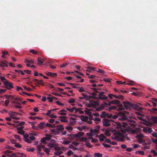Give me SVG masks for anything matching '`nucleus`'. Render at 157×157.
<instances>
[{
	"label": "nucleus",
	"mask_w": 157,
	"mask_h": 157,
	"mask_svg": "<svg viewBox=\"0 0 157 157\" xmlns=\"http://www.w3.org/2000/svg\"><path fill=\"white\" fill-rule=\"evenodd\" d=\"M117 108V107L115 106H112L109 107L108 109H107L106 110L109 111H111V110L116 109Z\"/></svg>",
	"instance_id": "6ab92c4d"
},
{
	"label": "nucleus",
	"mask_w": 157,
	"mask_h": 157,
	"mask_svg": "<svg viewBox=\"0 0 157 157\" xmlns=\"http://www.w3.org/2000/svg\"><path fill=\"white\" fill-rule=\"evenodd\" d=\"M9 103L10 101L9 100H6L5 101V105L6 106H8Z\"/></svg>",
	"instance_id": "603ef678"
},
{
	"label": "nucleus",
	"mask_w": 157,
	"mask_h": 157,
	"mask_svg": "<svg viewBox=\"0 0 157 157\" xmlns=\"http://www.w3.org/2000/svg\"><path fill=\"white\" fill-rule=\"evenodd\" d=\"M44 151L46 152L47 154H49V152L50 151V149L48 148H45Z\"/></svg>",
	"instance_id": "72a5a7b5"
},
{
	"label": "nucleus",
	"mask_w": 157,
	"mask_h": 157,
	"mask_svg": "<svg viewBox=\"0 0 157 157\" xmlns=\"http://www.w3.org/2000/svg\"><path fill=\"white\" fill-rule=\"evenodd\" d=\"M103 80L106 82H111L110 79L108 78L103 79Z\"/></svg>",
	"instance_id": "13d9d810"
},
{
	"label": "nucleus",
	"mask_w": 157,
	"mask_h": 157,
	"mask_svg": "<svg viewBox=\"0 0 157 157\" xmlns=\"http://www.w3.org/2000/svg\"><path fill=\"white\" fill-rule=\"evenodd\" d=\"M114 139V140H117L119 141H123L124 139V136L121 132L115 133Z\"/></svg>",
	"instance_id": "7ed1b4c3"
},
{
	"label": "nucleus",
	"mask_w": 157,
	"mask_h": 157,
	"mask_svg": "<svg viewBox=\"0 0 157 157\" xmlns=\"http://www.w3.org/2000/svg\"><path fill=\"white\" fill-rule=\"evenodd\" d=\"M104 107L102 106H99L96 108V110L98 111H100L102 110Z\"/></svg>",
	"instance_id": "a18cd8bd"
},
{
	"label": "nucleus",
	"mask_w": 157,
	"mask_h": 157,
	"mask_svg": "<svg viewBox=\"0 0 157 157\" xmlns=\"http://www.w3.org/2000/svg\"><path fill=\"white\" fill-rule=\"evenodd\" d=\"M47 99L50 102H52L53 100L52 98V97H47Z\"/></svg>",
	"instance_id": "a19ab883"
},
{
	"label": "nucleus",
	"mask_w": 157,
	"mask_h": 157,
	"mask_svg": "<svg viewBox=\"0 0 157 157\" xmlns=\"http://www.w3.org/2000/svg\"><path fill=\"white\" fill-rule=\"evenodd\" d=\"M68 136L71 137L72 138V140H73L74 138H79L78 133L75 134H68Z\"/></svg>",
	"instance_id": "9d476101"
},
{
	"label": "nucleus",
	"mask_w": 157,
	"mask_h": 157,
	"mask_svg": "<svg viewBox=\"0 0 157 157\" xmlns=\"http://www.w3.org/2000/svg\"><path fill=\"white\" fill-rule=\"evenodd\" d=\"M14 146L16 147L20 148L22 147L21 145L17 143L14 145Z\"/></svg>",
	"instance_id": "ea45409f"
},
{
	"label": "nucleus",
	"mask_w": 157,
	"mask_h": 157,
	"mask_svg": "<svg viewBox=\"0 0 157 157\" xmlns=\"http://www.w3.org/2000/svg\"><path fill=\"white\" fill-rule=\"evenodd\" d=\"M67 154V155L69 156L71 155H72L73 154V152L71 150H70L68 151Z\"/></svg>",
	"instance_id": "c9c22d12"
},
{
	"label": "nucleus",
	"mask_w": 157,
	"mask_h": 157,
	"mask_svg": "<svg viewBox=\"0 0 157 157\" xmlns=\"http://www.w3.org/2000/svg\"><path fill=\"white\" fill-rule=\"evenodd\" d=\"M56 127L55 124H51L49 123H47L46 124V127H49V128H54Z\"/></svg>",
	"instance_id": "2eb2a0df"
},
{
	"label": "nucleus",
	"mask_w": 157,
	"mask_h": 157,
	"mask_svg": "<svg viewBox=\"0 0 157 157\" xmlns=\"http://www.w3.org/2000/svg\"><path fill=\"white\" fill-rule=\"evenodd\" d=\"M149 111L151 114L155 113L157 114V109L156 108H152L151 109H149Z\"/></svg>",
	"instance_id": "ddd939ff"
},
{
	"label": "nucleus",
	"mask_w": 157,
	"mask_h": 157,
	"mask_svg": "<svg viewBox=\"0 0 157 157\" xmlns=\"http://www.w3.org/2000/svg\"><path fill=\"white\" fill-rule=\"evenodd\" d=\"M99 137L103 138L104 139H105L106 137L105 136V135L103 134H101L99 135Z\"/></svg>",
	"instance_id": "0e129e2a"
},
{
	"label": "nucleus",
	"mask_w": 157,
	"mask_h": 157,
	"mask_svg": "<svg viewBox=\"0 0 157 157\" xmlns=\"http://www.w3.org/2000/svg\"><path fill=\"white\" fill-rule=\"evenodd\" d=\"M111 103L112 104L116 105L119 104L120 103V102L119 100L116 99L111 101Z\"/></svg>",
	"instance_id": "f8f14e48"
},
{
	"label": "nucleus",
	"mask_w": 157,
	"mask_h": 157,
	"mask_svg": "<svg viewBox=\"0 0 157 157\" xmlns=\"http://www.w3.org/2000/svg\"><path fill=\"white\" fill-rule=\"evenodd\" d=\"M118 106L119 107L118 108V110H123L125 109V108H124V105H123L122 104H119L118 105Z\"/></svg>",
	"instance_id": "4be33fe9"
},
{
	"label": "nucleus",
	"mask_w": 157,
	"mask_h": 157,
	"mask_svg": "<svg viewBox=\"0 0 157 157\" xmlns=\"http://www.w3.org/2000/svg\"><path fill=\"white\" fill-rule=\"evenodd\" d=\"M87 140V139L86 137H83L81 138L79 141H86Z\"/></svg>",
	"instance_id": "de8ad7c7"
},
{
	"label": "nucleus",
	"mask_w": 157,
	"mask_h": 157,
	"mask_svg": "<svg viewBox=\"0 0 157 157\" xmlns=\"http://www.w3.org/2000/svg\"><path fill=\"white\" fill-rule=\"evenodd\" d=\"M6 91V89H0V94H2L5 93Z\"/></svg>",
	"instance_id": "052dcab7"
},
{
	"label": "nucleus",
	"mask_w": 157,
	"mask_h": 157,
	"mask_svg": "<svg viewBox=\"0 0 157 157\" xmlns=\"http://www.w3.org/2000/svg\"><path fill=\"white\" fill-rule=\"evenodd\" d=\"M151 141H152L154 143H157V139H155L154 138H151Z\"/></svg>",
	"instance_id": "338daca9"
},
{
	"label": "nucleus",
	"mask_w": 157,
	"mask_h": 157,
	"mask_svg": "<svg viewBox=\"0 0 157 157\" xmlns=\"http://www.w3.org/2000/svg\"><path fill=\"white\" fill-rule=\"evenodd\" d=\"M57 104L59 105H63L64 104L63 103H60L59 101H57L55 102Z\"/></svg>",
	"instance_id": "864d4df0"
},
{
	"label": "nucleus",
	"mask_w": 157,
	"mask_h": 157,
	"mask_svg": "<svg viewBox=\"0 0 157 157\" xmlns=\"http://www.w3.org/2000/svg\"><path fill=\"white\" fill-rule=\"evenodd\" d=\"M56 75H57V74L56 73L51 72V74H50L49 76L51 77H54Z\"/></svg>",
	"instance_id": "5fc2aeb1"
},
{
	"label": "nucleus",
	"mask_w": 157,
	"mask_h": 157,
	"mask_svg": "<svg viewBox=\"0 0 157 157\" xmlns=\"http://www.w3.org/2000/svg\"><path fill=\"white\" fill-rule=\"evenodd\" d=\"M81 120L85 122L86 121L89 119L88 117L86 116H84L83 115L81 116Z\"/></svg>",
	"instance_id": "4468645a"
},
{
	"label": "nucleus",
	"mask_w": 157,
	"mask_h": 157,
	"mask_svg": "<svg viewBox=\"0 0 157 157\" xmlns=\"http://www.w3.org/2000/svg\"><path fill=\"white\" fill-rule=\"evenodd\" d=\"M75 109V107H74L72 109L69 108H66V109L68 111L71 112H73Z\"/></svg>",
	"instance_id": "c756f323"
},
{
	"label": "nucleus",
	"mask_w": 157,
	"mask_h": 157,
	"mask_svg": "<svg viewBox=\"0 0 157 157\" xmlns=\"http://www.w3.org/2000/svg\"><path fill=\"white\" fill-rule=\"evenodd\" d=\"M23 87L25 90L29 91H31L33 90L31 88L29 87H27L26 86H24Z\"/></svg>",
	"instance_id": "bb28decb"
},
{
	"label": "nucleus",
	"mask_w": 157,
	"mask_h": 157,
	"mask_svg": "<svg viewBox=\"0 0 157 157\" xmlns=\"http://www.w3.org/2000/svg\"><path fill=\"white\" fill-rule=\"evenodd\" d=\"M94 157H102V154L99 153H95L94 154Z\"/></svg>",
	"instance_id": "5701e85b"
},
{
	"label": "nucleus",
	"mask_w": 157,
	"mask_h": 157,
	"mask_svg": "<svg viewBox=\"0 0 157 157\" xmlns=\"http://www.w3.org/2000/svg\"><path fill=\"white\" fill-rule=\"evenodd\" d=\"M60 113H59V114L62 115H66L67 114L66 113H63V112H66V111L65 110L62 109L60 111Z\"/></svg>",
	"instance_id": "b1692460"
},
{
	"label": "nucleus",
	"mask_w": 157,
	"mask_h": 157,
	"mask_svg": "<svg viewBox=\"0 0 157 157\" xmlns=\"http://www.w3.org/2000/svg\"><path fill=\"white\" fill-rule=\"evenodd\" d=\"M95 99L99 100L100 99L101 100H105L106 101H109V99L107 97L105 96V95H103L101 96H99L98 97H94Z\"/></svg>",
	"instance_id": "39448f33"
},
{
	"label": "nucleus",
	"mask_w": 157,
	"mask_h": 157,
	"mask_svg": "<svg viewBox=\"0 0 157 157\" xmlns=\"http://www.w3.org/2000/svg\"><path fill=\"white\" fill-rule=\"evenodd\" d=\"M114 97L118 99H120L123 100L124 99V96L121 95H119V96L114 95Z\"/></svg>",
	"instance_id": "dca6fc26"
},
{
	"label": "nucleus",
	"mask_w": 157,
	"mask_h": 157,
	"mask_svg": "<svg viewBox=\"0 0 157 157\" xmlns=\"http://www.w3.org/2000/svg\"><path fill=\"white\" fill-rule=\"evenodd\" d=\"M47 111V112L46 114V115L48 116H50V115H51V110H48Z\"/></svg>",
	"instance_id": "49530a36"
},
{
	"label": "nucleus",
	"mask_w": 157,
	"mask_h": 157,
	"mask_svg": "<svg viewBox=\"0 0 157 157\" xmlns=\"http://www.w3.org/2000/svg\"><path fill=\"white\" fill-rule=\"evenodd\" d=\"M145 141V140H143V139L141 138L139 139V141L138 142L139 144H142Z\"/></svg>",
	"instance_id": "8fccbe9b"
},
{
	"label": "nucleus",
	"mask_w": 157,
	"mask_h": 157,
	"mask_svg": "<svg viewBox=\"0 0 157 157\" xmlns=\"http://www.w3.org/2000/svg\"><path fill=\"white\" fill-rule=\"evenodd\" d=\"M78 135L79 138L81 136H83L85 134V133L84 132H78Z\"/></svg>",
	"instance_id": "e433bc0d"
},
{
	"label": "nucleus",
	"mask_w": 157,
	"mask_h": 157,
	"mask_svg": "<svg viewBox=\"0 0 157 157\" xmlns=\"http://www.w3.org/2000/svg\"><path fill=\"white\" fill-rule=\"evenodd\" d=\"M151 152L153 154V155L154 156H157V152H156L155 150H151Z\"/></svg>",
	"instance_id": "79ce46f5"
},
{
	"label": "nucleus",
	"mask_w": 157,
	"mask_h": 157,
	"mask_svg": "<svg viewBox=\"0 0 157 157\" xmlns=\"http://www.w3.org/2000/svg\"><path fill=\"white\" fill-rule=\"evenodd\" d=\"M46 137H45V138H46V139H47V140H50L51 139V138H50V136H51L48 134H46L45 135Z\"/></svg>",
	"instance_id": "2f4dec72"
},
{
	"label": "nucleus",
	"mask_w": 157,
	"mask_h": 157,
	"mask_svg": "<svg viewBox=\"0 0 157 157\" xmlns=\"http://www.w3.org/2000/svg\"><path fill=\"white\" fill-rule=\"evenodd\" d=\"M0 79L3 83L4 82H6L7 81L4 77L0 76Z\"/></svg>",
	"instance_id": "cd10ccee"
},
{
	"label": "nucleus",
	"mask_w": 157,
	"mask_h": 157,
	"mask_svg": "<svg viewBox=\"0 0 157 157\" xmlns=\"http://www.w3.org/2000/svg\"><path fill=\"white\" fill-rule=\"evenodd\" d=\"M102 145L104 146V147H106V148H109L111 147V146L110 145H109L108 144H106L104 143H102Z\"/></svg>",
	"instance_id": "4c0bfd02"
},
{
	"label": "nucleus",
	"mask_w": 157,
	"mask_h": 157,
	"mask_svg": "<svg viewBox=\"0 0 157 157\" xmlns=\"http://www.w3.org/2000/svg\"><path fill=\"white\" fill-rule=\"evenodd\" d=\"M147 131L148 133H151L153 131L152 128H148Z\"/></svg>",
	"instance_id": "680f3d73"
},
{
	"label": "nucleus",
	"mask_w": 157,
	"mask_h": 157,
	"mask_svg": "<svg viewBox=\"0 0 157 157\" xmlns=\"http://www.w3.org/2000/svg\"><path fill=\"white\" fill-rule=\"evenodd\" d=\"M75 102V100L73 99H72L68 101V102L69 103H74Z\"/></svg>",
	"instance_id": "69168bd1"
},
{
	"label": "nucleus",
	"mask_w": 157,
	"mask_h": 157,
	"mask_svg": "<svg viewBox=\"0 0 157 157\" xmlns=\"http://www.w3.org/2000/svg\"><path fill=\"white\" fill-rule=\"evenodd\" d=\"M30 52L31 53H32L33 54H37V52L35 51L33 49H31V50H30Z\"/></svg>",
	"instance_id": "c03bdc74"
},
{
	"label": "nucleus",
	"mask_w": 157,
	"mask_h": 157,
	"mask_svg": "<svg viewBox=\"0 0 157 157\" xmlns=\"http://www.w3.org/2000/svg\"><path fill=\"white\" fill-rule=\"evenodd\" d=\"M37 60L38 61V63L37 64L39 65H44V64L43 63V61H44V60L43 59H40V57H37Z\"/></svg>",
	"instance_id": "1a4fd4ad"
},
{
	"label": "nucleus",
	"mask_w": 157,
	"mask_h": 157,
	"mask_svg": "<svg viewBox=\"0 0 157 157\" xmlns=\"http://www.w3.org/2000/svg\"><path fill=\"white\" fill-rule=\"evenodd\" d=\"M85 145L87 147H92V146H91V144L89 143H86Z\"/></svg>",
	"instance_id": "e2e57ef3"
},
{
	"label": "nucleus",
	"mask_w": 157,
	"mask_h": 157,
	"mask_svg": "<svg viewBox=\"0 0 157 157\" xmlns=\"http://www.w3.org/2000/svg\"><path fill=\"white\" fill-rule=\"evenodd\" d=\"M62 153V151H55L54 153V154L56 155H60Z\"/></svg>",
	"instance_id": "c85d7f7f"
},
{
	"label": "nucleus",
	"mask_w": 157,
	"mask_h": 157,
	"mask_svg": "<svg viewBox=\"0 0 157 157\" xmlns=\"http://www.w3.org/2000/svg\"><path fill=\"white\" fill-rule=\"evenodd\" d=\"M135 82L129 80L128 82L126 83V84L133 86L134 85Z\"/></svg>",
	"instance_id": "a878e982"
},
{
	"label": "nucleus",
	"mask_w": 157,
	"mask_h": 157,
	"mask_svg": "<svg viewBox=\"0 0 157 157\" xmlns=\"http://www.w3.org/2000/svg\"><path fill=\"white\" fill-rule=\"evenodd\" d=\"M96 71L97 72H99L100 73L105 74V71L102 69H98V70H96Z\"/></svg>",
	"instance_id": "473e14b6"
},
{
	"label": "nucleus",
	"mask_w": 157,
	"mask_h": 157,
	"mask_svg": "<svg viewBox=\"0 0 157 157\" xmlns=\"http://www.w3.org/2000/svg\"><path fill=\"white\" fill-rule=\"evenodd\" d=\"M4 84L5 85V87L8 89H10L13 87V84L8 80L6 82H4Z\"/></svg>",
	"instance_id": "20e7f679"
},
{
	"label": "nucleus",
	"mask_w": 157,
	"mask_h": 157,
	"mask_svg": "<svg viewBox=\"0 0 157 157\" xmlns=\"http://www.w3.org/2000/svg\"><path fill=\"white\" fill-rule=\"evenodd\" d=\"M36 138L34 136L29 137V135L28 134H25L24 135V140L26 142L31 143L32 140H35Z\"/></svg>",
	"instance_id": "f03ea898"
},
{
	"label": "nucleus",
	"mask_w": 157,
	"mask_h": 157,
	"mask_svg": "<svg viewBox=\"0 0 157 157\" xmlns=\"http://www.w3.org/2000/svg\"><path fill=\"white\" fill-rule=\"evenodd\" d=\"M105 134L106 135L109 136H110V134L109 132L107 130L105 132Z\"/></svg>",
	"instance_id": "6e6d98bb"
},
{
	"label": "nucleus",
	"mask_w": 157,
	"mask_h": 157,
	"mask_svg": "<svg viewBox=\"0 0 157 157\" xmlns=\"http://www.w3.org/2000/svg\"><path fill=\"white\" fill-rule=\"evenodd\" d=\"M107 113L105 111H102L101 112V114H100V117L101 118H104L106 117Z\"/></svg>",
	"instance_id": "f3484780"
},
{
	"label": "nucleus",
	"mask_w": 157,
	"mask_h": 157,
	"mask_svg": "<svg viewBox=\"0 0 157 157\" xmlns=\"http://www.w3.org/2000/svg\"><path fill=\"white\" fill-rule=\"evenodd\" d=\"M152 135L153 136L157 138V133L156 132H154L152 133Z\"/></svg>",
	"instance_id": "774afa93"
},
{
	"label": "nucleus",
	"mask_w": 157,
	"mask_h": 157,
	"mask_svg": "<svg viewBox=\"0 0 157 157\" xmlns=\"http://www.w3.org/2000/svg\"><path fill=\"white\" fill-rule=\"evenodd\" d=\"M124 108L126 109L132 108L140 111H141L143 109L142 107H139L137 104H132L130 102L124 101L123 102Z\"/></svg>",
	"instance_id": "f257e3e1"
},
{
	"label": "nucleus",
	"mask_w": 157,
	"mask_h": 157,
	"mask_svg": "<svg viewBox=\"0 0 157 157\" xmlns=\"http://www.w3.org/2000/svg\"><path fill=\"white\" fill-rule=\"evenodd\" d=\"M138 153L141 155H143L144 154V152L143 151H138Z\"/></svg>",
	"instance_id": "bf43d9fd"
},
{
	"label": "nucleus",
	"mask_w": 157,
	"mask_h": 157,
	"mask_svg": "<svg viewBox=\"0 0 157 157\" xmlns=\"http://www.w3.org/2000/svg\"><path fill=\"white\" fill-rule=\"evenodd\" d=\"M24 71L26 74L30 75L31 74V71H29V70H24Z\"/></svg>",
	"instance_id": "09e8293b"
},
{
	"label": "nucleus",
	"mask_w": 157,
	"mask_h": 157,
	"mask_svg": "<svg viewBox=\"0 0 157 157\" xmlns=\"http://www.w3.org/2000/svg\"><path fill=\"white\" fill-rule=\"evenodd\" d=\"M2 55H10L8 52L6 51H2Z\"/></svg>",
	"instance_id": "3c124183"
},
{
	"label": "nucleus",
	"mask_w": 157,
	"mask_h": 157,
	"mask_svg": "<svg viewBox=\"0 0 157 157\" xmlns=\"http://www.w3.org/2000/svg\"><path fill=\"white\" fill-rule=\"evenodd\" d=\"M39 128L40 129H43L45 127H46V123L44 122H41L38 124Z\"/></svg>",
	"instance_id": "6e6552de"
},
{
	"label": "nucleus",
	"mask_w": 157,
	"mask_h": 157,
	"mask_svg": "<svg viewBox=\"0 0 157 157\" xmlns=\"http://www.w3.org/2000/svg\"><path fill=\"white\" fill-rule=\"evenodd\" d=\"M114 94H109L108 96L110 99H112L113 98V97H114Z\"/></svg>",
	"instance_id": "4d7b16f0"
},
{
	"label": "nucleus",
	"mask_w": 157,
	"mask_h": 157,
	"mask_svg": "<svg viewBox=\"0 0 157 157\" xmlns=\"http://www.w3.org/2000/svg\"><path fill=\"white\" fill-rule=\"evenodd\" d=\"M151 119L155 123H157V117L152 116L151 117Z\"/></svg>",
	"instance_id": "aec40b11"
},
{
	"label": "nucleus",
	"mask_w": 157,
	"mask_h": 157,
	"mask_svg": "<svg viewBox=\"0 0 157 157\" xmlns=\"http://www.w3.org/2000/svg\"><path fill=\"white\" fill-rule=\"evenodd\" d=\"M25 132L23 130H21L20 131H18L17 132V133L23 135L24 136V135H25L24 134Z\"/></svg>",
	"instance_id": "58836bf2"
},
{
	"label": "nucleus",
	"mask_w": 157,
	"mask_h": 157,
	"mask_svg": "<svg viewBox=\"0 0 157 157\" xmlns=\"http://www.w3.org/2000/svg\"><path fill=\"white\" fill-rule=\"evenodd\" d=\"M69 63L68 62H66L65 63H63L62 65H60V67L61 68H63L67 66V65H69Z\"/></svg>",
	"instance_id": "7c9ffc66"
},
{
	"label": "nucleus",
	"mask_w": 157,
	"mask_h": 157,
	"mask_svg": "<svg viewBox=\"0 0 157 157\" xmlns=\"http://www.w3.org/2000/svg\"><path fill=\"white\" fill-rule=\"evenodd\" d=\"M109 120L108 119L105 118L103 119L102 123L103 124V126H106V127H108L109 126L110 124L109 123Z\"/></svg>",
	"instance_id": "423d86ee"
},
{
	"label": "nucleus",
	"mask_w": 157,
	"mask_h": 157,
	"mask_svg": "<svg viewBox=\"0 0 157 157\" xmlns=\"http://www.w3.org/2000/svg\"><path fill=\"white\" fill-rule=\"evenodd\" d=\"M26 151H31L33 152L35 150V149L34 148H26Z\"/></svg>",
	"instance_id": "393cba45"
},
{
	"label": "nucleus",
	"mask_w": 157,
	"mask_h": 157,
	"mask_svg": "<svg viewBox=\"0 0 157 157\" xmlns=\"http://www.w3.org/2000/svg\"><path fill=\"white\" fill-rule=\"evenodd\" d=\"M47 140L45 137H44L41 139V142L43 143H45L46 141Z\"/></svg>",
	"instance_id": "37998d69"
},
{
	"label": "nucleus",
	"mask_w": 157,
	"mask_h": 157,
	"mask_svg": "<svg viewBox=\"0 0 157 157\" xmlns=\"http://www.w3.org/2000/svg\"><path fill=\"white\" fill-rule=\"evenodd\" d=\"M47 146L50 148L54 147V148L55 147L54 146H56V144H52L51 143H49L48 144Z\"/></svg>",
	"instance_id": "412c9836"
},
{
	"label": "nucleus",
	"mask_w": 157,
	"mask_h": 157,
	"mask_svg": "<svg viewBox=\"0 0 157 157\" xmlns=\"http://www.w3.org/2000/svg\"><path fill=\"white\" fill-rule=\"evenodd\" d=\"M4 96L7 98L10 99L11 100H18V98L15 97L14 96H13L11 95H5Z\"/></svg>",
	"instance_id": "0eeeda50"
},
{
	"label": "nucleus",
	"mask_w": 157,
	"mask_h": 157,
	"mask_svg": "<svg viewBox=\"0 0 157 157\" xmlns=\"http://www.w3.org/2000/svg\"><path fill=\"white\" fill-rule=\"evenodd\" d=\"M56 126V129L58 130L61 131L64 129L63 126L61 124L57 125Z\"/></svg>",
	"instance_id": "a211bd4d"
},
{
	"label": "nucleus",
	"mask_w": 157,
	"mask_h": 157,
	"mask_svg": "<svg viewBox=\"0 0 157 157\" xmlns=\"http://www.w3.org/2000/svg\"><path fill=\"white\" fill-rule=\"evenodd\" d=\"M14 137L17 139L18 140H21V139L20 136L18 135H16L14 136Z\"/></svg>",
	"instance_id": "f704fd0d"
},
{
	"label": "nucleus",
	"mask_w": 157,
	"mask_h": 157,
	"mask_svg": "<svg viewBox=\"0 0 157 157\" xmlns=\"http://www.w3.org/2000/svg\"><path fill=\"white\" fill-rule=\"evenodd\" d=\"M129 125H131V126L135 127V124L130 123H123L122 124V126L124 127H126L127 126H128Z\"/></svg>",
	"instance_id": "9b49d317"
}]
</instances>
